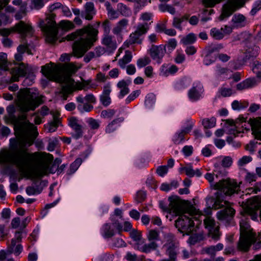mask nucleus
Instances as JSON below:
<instances>
[{
	"instance_id": "58",
	"label": "nucleus",
	"mask_w": 261,
	"mask_h": 261,
	"mask_svg": "<svg viewBox=\"0 0 261 261\" xmlns=\"http://www.w3.org/2000/svg\"><path fill=\"white\" fill-rule=\"evenodd\" d=\"M100 100L101 103L105 107L108 106L111 102L110 95H101Z\"/></svg>"
},
{
	"instance_id": "54",
	"label": "nucleus",
	"mask_w": 261,
	"mask_h": 261,
	"mask_svg": "<svg viewBox=\"0 0 261 261\" xmlns=\"http://www.w3.org/2000/svg\"><path fill=\"white\" fill-rule=\"evenodd\" d=\"M185 133L181 130L180 132L176 133L174 137V143L178 144L184 140Z\"/></svg>"
},
{
	"instance_id": "43",
	"label": "nucleus",
	"mask_w": 261,
	"mask_h": 261,
	"mask_svg": "<svg viewBox=\"0 0 261 261\" xmlns=\"http://www.w3.org/2000/svg\"><path fill=\"white\" fill-rule=\"evenodd\" d=\"M105 6L110 18L115 19L118 17V13L112 8L109 2H106Z\"/></svg>"
},
{
	"instance_id": "3",
	"label": "nucleus",
	"mask_w": 261,
	"mask_h": 261,
	"mask_svg": "<svg viewBox=\"0 0 261 261\" xmlns=\"http://www.w3.org/2000/svg\"><path fill=\"white\" fill-rule=\"evenodd\" d=\"M169 200L170 214L179 216L175 221V227L180 232L189 234L194 225L193 219L196 221L201 217L200 215L194 206L186 205L176 197H170Z\"/></svg>"
},
{
	"instance_id": "56",
	"label": "nucleus",
	"mask_w": 261,
	"mask_h": 261,
	"mask_svg": "<svg viewBox=\"0 0 261 261\" xmlns=\"http://www.w3.org/2000/svg\"><path fill=\"white\" fill-rule=\"evenodd\" d=\"M82 104L83 103H80L77 106L78 109L81 112H90L93 108V107L91 105L89 104V103L86 102L83 105H82Z\"/></svg>"
},
{
	"instance_id": "28",
	"label": "nucleus",
	"mask_w": 261,
	"mask_h": 261,
	"mask_svg": "<svg viewBox=\"0 0 261 261\" xmlns=\"http://www.w3.org/2000/svg\"><path fill=\"white\" fill-rule=\"evenodd\" d=\"M140 37L141 36L136 32L132 33L129 35V39L124 42V45L128 47L130 44L141 43L142 40L140 39Z\"/></svg>"
},
{
	"instance_id": "9",
	"label": "nucleus",
	"mask_w": 261,
	"mask_h": 261,
	"mask_svg": "<svg viewBox=\"0 0 261 261\" xmlns=\"http://www.w3.org/2000/svg\"><path fill=\"white\" fill-rule=\"evenodd\" d=\"M224 0H203V4L207 7H214ZM245 0H228L222 7L221 14L218 19L222 21L230 16L234 12L244 6Z\"/></svg>"
},
{
	"instance_id": "47",
	"label": "nucleus",
	"mask_w": 261,
	"mask_h": 261,
	"mask_svg": "<svg viewBox=\"0 0 261 261\" xmlns=\"http://www.w3.org/2000/svg\"><path fill=\"white\" fill-rule=\"evenodd\" d=\"M0 68L4 70H7V55L5 53H0Z\"/></svg>"
},
{
	"instance_id": "12",
	"label": "nucleus",
	"mask_w": 261,
	"mask_h": 261,
	"mask_svg": "<svg viewBox=\"0 0 261 261\" xmlns=\"http://www.w3.org/2000/svg\"><path fill=\"white\" fill-rule=\"evenodd\" d=\"M205 228L208 231V236L213 240L217 241L220 239L219 226L215 220L211 216H207L203 220Z\"/></svg>"
},
{
	"instance_id": "59",
	"label": "nucleus",
	"mask_w": 261,
	"mask_h": 261,
	"mask_svg": "<svg viewBox=\"0 0 261 261\" xmlns=\"http://www.w3.org/2000/svg\"><path fill=\"white\" fill-rule=\"evenodd\" d=\"M130 237L135 241L137 242L142 241L141 239L140 232L137 230L133 229L130 231Z\"/></svg>"
},
{
	"instance_id": "45",
	"label": "nucleus",
	"mask_w": 261,
	"mask_h": 261,
	"mask_svg": "<svg viewBox=\"0 0 261 261\" xmlns=\"http://www.w3.org/2000/svg\"><path fill=\"white\" fill-rule=\"evenodd\" d=\"M147 239L150 242L156 241L159 240V233L155 230H150L147 236Z\"/></svg>"
},
{
	"instance_id": "42",
	"label": "nucleus",
	"mask_w": 261,
	"mask_h": 261,
	"mask_svg": "<svg viewBox=\"0 0 261 261\" xmlns=\"http://www.w3.org/2000/svg\"><path fill=\"white\" fill-rule=\"evenodd\" d=\"M149 29V25L147 23L139 24L135 32L141 36L147 33Z\"/></svg>"
},
{
	"instance_id": "51",
	"label": "nucleus",
	"mask_w": 261,
	"mask_h": 261,
	"mask_svg": "<svg viewBox=\"0 0 261 261\" xmlns=\"http://www.w3.org/2000/svg\"><path fill=\"white\" fill-rule=\"evenodd\" d=\"M87 123L92 129H97L99 127V121L92 118H89Z\"/></svg>"
},
{
	"instance_id": "53",
	"label": "nucleus",
	"mask_w": 261,
	"mask_h": 261,
	"mask_svg": "<svg viewBox=\"0 0 261 261\" xmlns=\"http://www.w3.org/2000/svg\"><path fill=\"white\" fill-rule=\"evenodd\" d=\"M174 237L172 234H168L165 236L166 243L164 245V247L168 250V244H172V249L175 248V244L173 241Z\"/></svg>"
},
{
	"instance_id": "34",
	"label": "nucleus",
	"mask_w": 261,
	"mask_h": 261,
	"mask_svg": "<svg viewBox=\"0 0 261 261\" xmlns=\"http://www.w3.org/2000/svg\"><path fill=\"white\" fill-rule=\"evenodd\" d=\"M248 123L251 127L252 132L261 129V117L250 119Z\"/></svg>"
},
{
	"instance_id": "8",
	"label": "nucleus",
	"mask_w": 261,
	"mask_h": 261,
	"mask_svg": "<svg viewBox=\"0 0 261 261\" xmlns=\"http://www.w3.org/2000/svg\"><path fill=\"white\" fill-rule=\"evenodd\" d=\"M205 178L210 183L211 188L214 190H219L227 196L232 195L235 193H238L240 190L239 184L234 179L228 178L222 179L216 183L214 182V175L207 173L205 175Z\"/></svg>"
},
{
	"instance_id": "7",
	"label": "nucleus",
	"mask_w": 261,
	"mask_h": 261,
	"mask_svg": "<svg viewBox=\"0 0 261 261\" xmlns=\"http://www.w3.org/2000/svg\"><path fill=\"white\" fill-rule=\"evenodd\" d=\"M18 99V107L22 112L34 111L42 103L41 98L28 89L20 90Z\"/></svg>"
},
{
	"instance_id": "36",
	"label": "nucleus",
	"mask_w": 261,
	"mask_h": 261,
	"mask_svg": "<svg viewBox=\"0 0 261 261\" xmlns=\"http://www.w3.org/2000/svg\"><path fill=\"white\" fill-rule=\"evenodd\" d=\"M216 119L212 117L211 118H205L202 119V124L205 128H211L215 126Z\"/></svg>"
},
{
	"instance_id": "40",
	"label": "nucleus",
	"mask_w": 261,
	"mask_h": 261,
	"mask_svg": "<svg viewBox=\"0 0 261 261\" xmlns=\"http://www.w3.org/2000/svg\"><path fill=\"white\" fill-rule=\"evenodd\" d=\"M223 248V245L221 243H219L216 246H211L209 247L205 248L204 250L206 253L214 255L216 252L221 250Z\"/></svg>"
},
{
	"instance_id": "31",
	"label": "nucleus",
	"mask_w": 261,
	"mask_h": 261,
	"mask_svg": "<svg viewBox=\"0 0 261 261\" xmlns=\"http://www.w3.org/2000/svg\"><path fill=\"white\" fill-rule=\"evenodd\" d=\"M102 43L109 49L114 50L116 48V41L113 40L111 36L108 35H105L102 39Z\"/></svg>"
},
{
	"instance_id": "25",
	"label": "nucleus",
	"mask_w": 261,
	"mask_h": 261,
	"mask_svg": "<svg viewBox=\"0 0 261 261\" xmlns=\"http://www.w3.org/2000/svg\"><path fill=\"white\" fill-rule=\"evenodd\" d=\"M178 70L176 66L172 65L168 67L166 64H163L160 68V75L167 76L169 74H173L176 73Z\"/></svg>"
},
{
	"instance_id": "24",
	"label": "nucleus",
	"mask_w": 261,
	"mask_h": 261,
	"mask_svg": "<svg viewBox=\"0 0 261 261\" xmlns=\"http://www.w3.org/2000/svg\"><path fill=\"white\" fill-rule=\"evenodd\" d=\"M128 20L125 18L119 21L113 28L112 32L116 35H120L122 31L125 29L128 25Z\"/></svg>"
},
{
	"instance_id": "60",
	"label": "nucleus",
	"mask_w": 261,
	"mask_h": 261,
	"mask_svg": "<svg viewBox=\"0 0 261 261\" xmlns=\"http://www.w3.org/2000/svg\"><path fill=\"white\" fill-rule=\"evenodd\" d=\"M82 163V160L81 158H77L74 161L73 163L71 164L70 169L72 172H74L77 169Z\"/></svg>"
},
{
	"instance_id": "48",
	"label": "nucleus",
	"mask_w": 261,
	"mask_h": 261,
	"mask_svg": "<svg viewBox=\"0 0 261 261\" xmlns=\"http://www.w3.org/2000/svg\"><path fill=\"white\" fill-rule=\"evenodd\" d=\"M151 62V60L148 57H144L143 58H140L137 60V65L140 67L142 68L148 65Z\"/></svg>"
},
{
	"instance_id": "15",
	"label": "nucleus",
	"mask_w": 261,
	"mask_h": 261,
	"mask_svg": "<svg viewBox=\"0 0 261 261\" xmlns=\"http://www.w3.org/2000/svg\"><path fill=\"white\" fill-rule=\"evenodd\" d=\"M135 247L136 249L142 252L148 253L151 251L155 250L158 247V245L155 241L150 242L149 243L146 244L143 241H142L137 242L135 244Z\"/></svg>"
},
{
	"instance_id": "2",
	"label": "nucleus",
	"mask_w": 261,
	"mask_h": 261,
	"mask_svg": "<svg viewBox=\"0 0 261 261\" xmlns=\"http://www.w3.org/2000/svg\"><path fill=\"white\" fill-rule=\"evenodd\" d=\"M261 207V199L258 196H254L248 199L246 206L241 214L243 215L240 222V237L238 242V249L241 251H247L251 245L255 241V234L247 221L246 216L255 220L257 218V211Z\"/></svg>"
},
{
	"instance_id": "46",
	"label": "nucleus",
	"mask_w": 261,
	"mask_h": 261,
	"mask_svg": "<svg viewBox=\"0 0 261 261\" xmlns=\"http://www.w3.org/2000/svg\"><path fill=\"white\" fill-rule=\"evenodd\" d=\"M197 211L198 212V213L200 215V216H201L199 218V219H196V221H198L197 225H198L199 223H201L202 220L203 219H202L203 217L205 218L207 216H210V215L212 213V210H211V208L210 206H209L208 207L205 208L204 211L203 213H202V214L200 212H199L198 210H197Z\"/></svg>"
},
{
	"instance_id": "30",
	"label": "nucleus",
	"mask_w": 261,
	"mask_h": 261,
	"mask_svg": "<svg viewBox=\"0 0 261 261\" xmlns=\"http://www.w3.org/2000/svg\"><path fill=\"white\" fill-rule=\"evenodd\" d=\"M128 85L129 83H127L124 80L120 81L117 83V86L120 89V98H122L129 93Z\"/></svg>"
},
{
	"instance_id": "11",
	"label": "nucleus",
	"mask_w": 261,
	"mask_h": 261,
	"mask_svg": "<svg viewBox=\"0 0 261 261\" xmlns=\"http://www.w3.org/2000/svg\"><path fill=\"white\" fill-rule=\"evenodd\" d=\"M222 207H224V209L218 212L217 215L219 220H225L228 218L233 216L235 214V210L230 206L229 202L218 198L215 200L213 208L219 209Z\"/></svg>"
},
{
	"instance_id": "6",
	"label": "nucleus",
	"mask_w": 261,
	"mask_h": 261,
	"mask_svg": "<svg viewBox=\"0 0 261 261\" xmlns=\"http://www.w3.org/2000/svg\"><path fill=\"white\" fill-rule=\"evenodd\" d=\"M56 15L50 13L47 15L45 21H40L39 25L42 30L46 34V40L53 43L57 40L58 29L64 31H69L74 29V23L70 20H63L57 24L55 20Z\"/></svg>"
},
{
	"instance_id": "27",
	"label": "nucleus",
	"mask_w": 261,
	"mask_h": 261,
	"mask_svg": "<svg viewBox=\"0 0 261 261\" xmlns=\"http://www.w3.org/2000/svg\"><path fill=\"white\" fill-rule=\"evenodd\" d=\"M202 92V88L200 85H196L191 88L189 91V98L193 100H196L200 97V93Z\"/></svg>"
},
{
	"instance_id": "50",
	"label": "nucleus",
	"mask_w": 261,
	"mask_h": 261,
	"mask_svg": "<svg viewBox=\"0 0 261 261\" xmlns=\"http://www.w3.org/2000/svg\"><path fill=\"white\" fill-rule=\"evenodd\" d=\"M248 106V102H240L238 100H234L231 104L232 108L234 110H239L245 108H246Z\"/></svg>"
},
{
	"instance_id": "1",
	"label": "nucleus",
	"mask_w": 261,
	"mask_h": 261,
	"mask_svg": "<svg viewBox=\"0 0 261 261\" xmlns=\"http://www.w3.org/2000/svg\"><path fill=\"white\" fill-rule=\"evenodd\" d=\"M7 110L15 126L20 130L21 136L14 142L11 140L9 150L0 152V163L14 165L32 179L40 178L51 173L49 166L51 159L41 153H31L27 148V145L30 146L33 143L38 135L37 127L27 119L25 114L18 118L13 116L15 111L14 106L8 107Z\"/></svg>"
},
{
	"instance_id": "38",
	"label": "nucleus",
	"mask_w": 261,
	"mask_h": 261,
	"mask_svg": "<svg viewBox=\"0 0 261 261\" xmlns=\"http://www.w3.org/2000/svg\"><path fill=\"white\" fill-rule=\"evenodd\" d=\"M210 35L215 39L220 40L224 38V35L223 33V28L218 29L216 28H212L210 31Z\"/></svg>"
},
{
	"instance_id": "18",
	"label": "nucleus",
	"mask_w": 261,
	"mask_h": 261,
	"mask_svg": "<svg viewBox=\"0 0 261 261\" xmlns=\"http://www.w3.org/2000/svg\"><path fill=\"white\" fill-rule=\"evenodd\" d=\"M34 47L32 41L29 42L28 39H21V44L17 47V50L22 54L27 52L29 55H33L32 51Z\"/></svg>"
},
{
	"instance_id": "62",
	"label": "nucleus",
	"mask_w": 261,
	"mask_h": 261,
	"mask_svg": "<svg viewBox=\"0 0 261 261\" xmlns=\"http://www.w3.org/2000/svg\"><path fill=\"white\" fill-rule=\"evenodd\" d=\"M168 172V168L166 166H160L156 169V173L162 177L164 176Z\"/></svg>"
},
{
	"instance_id": "22",
	"label": "nucleus",
	"mask_w": 261,
	"mask_h": 261,
	"mask_svg": "<svg viewBox=\"0 0 261 261\" xmlns=\"http://www.w3.org/2000/svg\"><path fill=\"white\" fill-rule=\"evenodd\" d=\"M22 250V246L20 244H17L15 239H12L11 243L8 245L7 252L9 254L13 253L16 256L19 255Z\"/></svg>"
},
{
	"instance_id": "5",
	"label": "nucleus",
	"mask_w": 261,
	"mask_h": 261,
	"mask_svg": "<svg viewBox=\"0 0 261 261\" xmlns=\"http://www.w3.org/2000/svg\"><path fill=\"white\" fill-rule=\"evenodd\" d=\"M80 68L73 63L56 64L51 62L42 66L41 72L48 80L61 83L72 79L71 74Z\"/></svg>"
},
{
	"instance_id": "26",
	"label": "nucleus",
	"mask_w": 261,
	"mask_h": 261,
	"mask_svg": "<svg viewBox=\"0 0 261 261\" xmlns=\"http://www.w3.org/2000/svg\"><path fill=\"white\" fill-rule=\"evenodd\" d=\"M259 81H257L255 79H247L243 82L238 84L237 85V88L239 90H243L246 89L251 88L255 86Z\"/></svg>"
},
{
	"instance_id": "17",
	"label": "nucleus",
	"mask_w": 261,
	"mask_h": 261,
	"mask_svg": "<svg viewBox=\"0 0 261 261\" xmlns=\"http://www.w3.org/2000/svg\"><path fill=\"white\" fill-rule=\"evenodd\" d=\"M84 10L82 12V16L85 19L91 20L96 14L94 5L92 2H87L84 5Z\"/></svg>"
},
{
	"instance_id": "63",
	"label": "nucleus",
	"mask_w": 261,
	"mask_h": 261,
	"mask_svg": "<svg viewBox=\"0 0 261 261\" xmlns=\"http://www.w3.org/2000/svg\"><path fill=\"white\" fill-rule=\"evenodd\" d=\"M32 5L35 9H39L44 6L43 0H32Z\"/></svg>"
},
{
	"instance_id": "16",
	"label": "nucleus",
	"mask_w": 261,
	"mask_h": 261,
	"mask_svg": "<svg viewBox=\"0 0 261 261\" xmlns=\"http://www.w3.org/2000/svg\"><path fill=\"white\" fill-rule=\"evenodd\" d=\"M69 125L74 130L75 134L72 136L75 139H79L83 136V127L79 120L75 117L68 119Z\"/></svg>"
},
{
	"instance_id": "35",
	"label": "nucleus",
	"mask_w": 261,
	"mask_h": 261,
	"mask_svg": "<svg viewBox=\"0 0 261 261\" xmlns=\"http://www.w3.org/2000/svg\"><path fill=\"white\" fill-rule=\"evenodd\" d=\"M172 244H168V250H166V253L169 256V258L165 259L166 261H176L177 252L176 249H172Z\"/></svg>"
},
{
	"instance_id": "32",
	"label": "nucleus",
	"mask_w": 261,
	"mask_h": 261,
	"mask_svg": "<svg viewBox=\"0 0 261 261\" xmlns=\"http://www.w3.org/2000/svg\"><path fill=\"white\" fill-rule=\"evenodd\" d=\"M132 59V53L129 50H126L123 57L118 61V65L122 68H124L125 65L131 61Z\"/></svg>"
},
{
	"instance_id": "61",
	"label": "nucleus",
	"mask_w": 261,
	"mask_h": 261,
	"mask_svg": "<svg viewBox=\"0 0 261 261\" xmlns=\"http://www.w3.org/2000/svg\"><path fill=\"white\" fill-rule=\"evenodd\" d=\"M26 15V7L25 6H21L20 10L15 14L16 19H20Z\"/></svg>"
},
{
	"instance_id": "10",
	"label": "nucleus",
	"mask_w": 261,
	"mask_h": 261,
	"mask_svg": "<svg viewBox=\"0 0 261 261\" xmlns=\"http://www.w3.org/2000/svg\"><path fill=\"white\" fill-rule=\"evenodd\" d=\"M90 81H83L82 82H75L72 79H67L66 81L61 83L62 88L59 92L61 96L64 100L67 99L68 95L76 90L85 89L89 84Z\"/></svg>"
},
{
	"instance_id": "13",
	"label": "nucleus",
	"mask_w": 261,
	"mask_h": 261,
	"mask_svg": "<svg viewBox=\"0 0 261 261\" xmlns=\"http://www.w3.org/2000/svg\"><path fill=\"white\" fill-rule=\"evenodd\" d=\"M166 53V46L163 45H152L148 50L151 59L158 64H161Z\"/></svg>"
},
{
	"instance_id": "4",
	"label": "nucleus",
	"mask_w": 261,
	"mask_h": 261,
	"mask_svg": "<svg viewBox=\"0 0 261 261\" xmlns=\"http://www.w3.org/2000/svg\"><path fill=\"white\" fill-rule=\"evenodd\" d=\"M98 31L90 24L68 34L65 37L68 41L76 39L72 45L73 53L78 58L82 57L97 40Z\"/></svg>"
},
{
	"instance_id": "39",
	"label": "nucleus",
	"mask_w": 261,
	"mask_h": 261,
	"mask_svg": "<svg viewBox=\"0 0 261 261\" xmlns=\"http://www.w3.org/2000/svg\"><path fill=\"white\" fill-rule=\"evenodd\" d=\"M180 171H184L186 174L189 177H193L196 173L198 176L201 175V173L199 172L198 170L195 171L192 167L190 165H188L186 167H182L180 168Z\"/></svg>"
},
{
	"instance_id": "21",
	"label": "nucleus",
	"mask_w": 261,
	"mask_h": 261,
	"mask_svg": "<svg viewBox=\"0 0 261 261\" xmlns=\"http://www.w3.org/2000/svg\"><path fill=\"white\" fill-rule=\"evenodd\" d=\"M11 73L12 77L11 82H17L19 81V77L23 76L26 74L25 68L23 64H21L15 68L11 69Z\"/></svg>"
},
{
	"instance_id": "44",
	"label": "nucleus",
	"mask_w": 261,
	"mask_h": 261,
	"mask_svg": "<svg viewBox=\"0 0 261 261\" xmlns=\"http://www.w3.org/2000/svg\"><path fill=\"white\" fill-rule=\"evenodd\" d=\"M103 236L105 238H111L114 234L113 229L109 224H106L103 227Z\"/></svg>"
},
{
	"instance_id": "33",
	"label": "nucleus",
	"mask_w": 261,
	"mask_h": 261,
	"mask_svg": "<svg viewBox=\"0 0 261 261\" xmlns=\"http://www.w3.org/2000/svg\"><path fill=\"white\" fill-rule=\"evenodd\" d=\"M203 234L202 232L192 234L188 239V243L191 245H195L196 243L203 240Z\"/></svg>"
},
{
	"instance_id": "41",
	"label": "nucleus",
	"mask_w": 261,
	"mask_h": 261,
	"mask_svg": "<svg viewBox=\"0 0 261 261\" xmlns=\"http://www.w3.org/2000/svg\"><path fill=\"white\" fill-rule=\"evenodd\" d=\"M196 40V36L193 33H190L181 40V42L184 45L193 43Z\"/></svg>"
},
{
	"instance_id": "55",
	"label": "nucleus",
	"mask_w": 261,
	"mask_h": 261,
	"mask_svg": "<svg viewBox=\"0 0 261 261\" xmlns=\"http://www.w3.org/2000/svg\"><path fill=\"white\" fill-rule=\"evenodd\" d=\"M219 93L223 97L230 96L232 94V90L230 88L222 87L219 90Z\"/></svg>"
},
{
	"instance_id": "37",
	"label": "nucleus",
	"mask_w": 261,
	"mask_h": 261,
	"mask_svg": "<svg viewBox=\"0 0 261 261\" xmlns=\"http://www.w3.org/2000/svg\"><path fill=\"white\" fill-rule=\"evenodd\" d=\"M76 101L80 103H84V101L87 103H94L96 101V98L92 94H87L83 97L82 95H79L76 97Z\"/></svg>"
},
{
	"instance_id": "29",
	"label": "nucleus",
	"mask_w": 261,
	"mask_h": 261,
	"mask_svg": "<svg viewBox=\"0 0 261 261\" xmlns=\"http://www.w3.org/2000/svg\"><path fill=\"white\" fill-rule=\"evenodd\" d=\"M123 120L124 119L122 117L113 120L106 127V132L109 134L114 132L117 127L119 126L120 123L123 122Z\"/></svg>"
},
{
	"instance_id": "20",
	"label": "nucleus",
	"mask_w": 261,
	"mask_h": 261,
	"mask_svg": "<svg viewBox=\"0 0 261 261\" xmlns=\"http://www.w3.org/2000/svg\"><path fill=\"white\" fill-rule=\"evenodd\" d=\"M258 47L256 46L249 47L241 52L240 58H242L244 62L246 61L251 57H256L258 54Z\"/></svg>"
},
{
	"instance_id": "19",
	"label": "nucleus",
	"mask_w": 261,
	"mask_h": 261,
	"mask_svg": "<svg viewBox=\"0 0 261 261\" xmlns=\"http://www.w3.org/2000/svg\"><path fill=\"white\" fill-rule=\"evenodd\" d=\"M231 22L233 28H241L247 25V20L244 15L237 13L232 16Z\"/></svg>"
},
{
	"instance_id": "64",
	"label": "nucleus",
	"mask_w": 261,
	"mask_h": 261,
	"mask_svg": "<svg viewBox=\"0 0 261 261\" xmlns=\"http://www.w3.org/2000/svg\"><path fill=\"white\" fill-rule=\"evenodd\" d=\"M232 163V159L229 156H226L222 161V165L225 168L229 167Z\"/></svg>"
},
{
	"instance_id": "14",
	"label": "nucleus",
	"mask_w": 261,
	"mask_h": 261,
	"mask_svg": "<svg viewBox=\"0 0 261 261\" xmlns=\"http://www.w3.org/2000/svg\"><path fill=\"white\" fill-rule=\"evenodd\" d=\"M15 30L21 35V39H27V38L33 37L34 31L32 26L22 21H20L15 25Z\"/></svg>"
},
{
	"instance_id": "23",
	"label": "nucleus",
	"mask_w": 261,
	"mask_h": 261,
	"mask_svg": "<svg viewBox=\"0 0 261 261\" xmlns=\"http://www.w3.org/2000/svg\"><path fill=\"white\" fill-rule=\"evenodd\" d=\"M105 53V49L101 46L96 47L94 51L88 53L84 58L85 62H89L94 58L99 57Z\"/></svg>"
},
{
	"instance_id": "57",
	"label": "nucleus",
	"mask_w": 261,
	"mask_h": 261,
	"mask_svg": "<svg viewBox=\"0 0 261 261\" xmlns=\"http://www.w3.org/2000/svg\"><path fill=\"white\" fill-rule=\"evenodd\" d=\"M252 160V158L251 156H244L238 161V164L239 166L242 167L251 162Z\"/></svg>"
},
{
	"instance_id": "52",
	"label": "nucleus",
	"mask_w": 261,
	"mask_h": 261,
	"mask_svg": "<svg viewBox=\"0 0 261 261\" xmlns=\"http://www.w3.org/2000/svg\"><path fill=\"white\" fill-rule=\"evenodd\" d=\"M116 111L113 109L103 110L101 112V116L104 118L111 119L115 114Z\"/></svg>"
},
{
	"instance_id": "49",
	"label": "nucleus",
	"mask_w": 261,
	"mask_h": 261,
	"mask_svg": "<svg viewBox=\"0 0 261 261\" xmlns=\"http://www.w3.org/2000/svg\"><path fill=\"white\" fill-rule=\"evenodd\" d=\"M59 123V120L57 118H54L53 121L48 123L47 125L46 126V128L48 130V132L49 133L55 132L58 126Z\"/></svg>"
}]
</instances>
